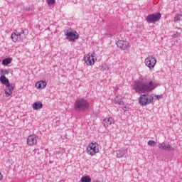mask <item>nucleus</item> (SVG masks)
<instances>
[{"mask_svg": "<svg viewBox=\"0 0 182 182\" xmlns=\"http://www.w3.org/2000/svg\"><path fill=\"white\" fill-rule=\"evenodd\" d=\"M2 65L4 66H8V65H10V63H12V58L9 57L7 58H4L2 62Z\"/></svg>", "mask_w": 182, "mask_h": 182, "instance_id": "nucleus-19", "label": "nucleus"}, {"mask_svg": "<svg viewBox=\"0 0 182 182\" xmlns=\"http://www.w3.org/2000/svg\"><path fill=\"white\" fill-rule=\"evenodd\" d=\"M144 63L147 68L151 70L154 69V66H156V63H157V60L156 58L153 57V55H149L144 61Z\"/></svg>", "mask_w": 182, "mask_h": 182, "instance_id": "nucleus-7", "label": "nucleus"}, {"mask_svg": "<svg viewBox=\"0 0 182 182\" xmlns=\"http://www.w3.org/2000/svg\"><path fill=\"white\" fill-rule=\"evenodd\" d=\"M157 144V142L153 141V140H149L148 141V146H151V147H154Z\"/></svg>", "mask_w": 182, "mask_h": 182, "instance_id": "nucleus-24", "label": "nucleus"}, {"mask_svg": "<svg viewBox=\"0 0 182 182\" xmlns=\"http://www.w3.org/2000/svg\"><path fill=\"white\" fill-rule=\"evenodd\" d=\"M122 100L123 97L120 95H118L113 100L112 103H114V105H119V106H124V102Z\"/></svg>", "mask_w": 182, "mask_h": 182, "instance_id": "nucleus-13", "label": "nucleus"}, {"mask_svg": "<svg viewBox=\"0 0 182 182\" xmlns=\"http://www.w3.org/2000/svg\"><path fill=\"white\" fill-rule=\"evenodd\" d=\"M48 5H55L56 4L55 0H47Z\"/></svg>", "mask_w": 182, "mask_h": 182, "instance_id": "nucleus-25", "label": "nucleus"}, {"mask_svg": "<svg viewBox=\"0 0 182 182\" xmlns=\"http://www.w3.org/2000/svg\"><path fill=\"white\" fill-rule=\"evenodd\" d=\"M133 90H135L136 93H150L156 88V84L153 81L149 82H143L140 80H136L132 84Z\"/></svg>", "mask_w": 182, "mask_h": 182, "instance_id": "nucleus-1", "label": "nucleus"}, {"mask_svg": "<svg viewBox=\"0 0 182 182\" xmlns=\"http://www.w3.org/2000/svg\"><path fill=\"white\" fill-rule=\"evenodd\" d=\"M181 18H182V14H178L175 16L174 17V22H180V21H181Z\"/></svg>", "mask_w": 182, "mask_h": 182, "instance_id": "nucleus-22", "label": "nucleus"}, {"mask_svg": "<svg viewBox=\"0 0 182 182\" xmlns=\"http://www.w3.org/2000/svg\"><path fill=\"white\" fill-rule=\"evenodd\" d=\"M28 35V32L25 31L23 29L16 30V32L12 33L11 39L13 42H17V41H22V39H25V36Z\"/></svg>", "mask_w": 182, "mask_h": 182, "instance_id": "nucleus-3", "label": "nucleus"}, {"mask_svg": "<svg viewBox=\"0 0 182 182\" xmlns=\"http://www.w3.org/2000/svg\"><path fill=\"white\" fill-rule=\"evenodd\" d=\"M159 147L161 149V150H174V148L171 147V145L170 144H166V143L163 142L161 144H160L159 145Z\"/></svg>", "mask_w": 182, "mask_h": 182, "instance_id": "nucleus-15", "label": "nucleus"}, {"mask_svg": "<svg viewBox=\"0 0 182 182\" xmlns=\"http://www.w3.org/2000/svg\"><path fill=\"white\" fill-rule=\"evenodd\" d=\"M4 180V176L2 175V173L0 172V181Z\"/></svg>", "mask_w": 182, "mask_h": 182, "instance_id": "nucleus-28", "label": "nucleus"}, {"mask_svg": "<svg viewBox=\"0 0 182 182\" xmlns=\"http://www.w3.org/2000/svg\"><path fill=\"white\" fill-rule=\"evenodd\" d=\"M181 35V33H178V32H176L175 34H174V36H176V37H178Z\"/></svg>", "mask_w": 182, "mask_h": 182, "instance_id": "nucleus-27", "label": "nucleus"}, {"mask_svg": "<svg viewBox=\"0 0 182 182\" xmlns=\"http://www.w3.org/2000/svg\"><path fill=\"white\" fill-rule=\"evenodd\" d=\"M15 87V84H9L6 85V89H5V95L6 97H9L14 92V89Z\"/></svg>", "mask_w": 182, "mask_h": 182, "instance_id": "nucleus-12", "label": "nucleus"}, {"mask_svg": "<svg viewBox=\"0 0 182 182\" xmlns=\"http://www.w3.org/2000/svg\"><path fill=\"white\" fill-rule=\"evenodd\" d=\"M38 140H39V136L36 134L29 135L27 138V144L28 146H35L37 144Z\"/></svg>", "mask_w": 182, "mask_h": 182, "instance_id": "nucleus-8", "label": "nucleus"}, {"mask_svg": "<svg viewBox=\"0 0 182 182\" xmlns=\"http://www.w3.org/2000/svg\"><path fill=\"white\" fill-rule=\"evenodd\" d=\"M32 107L33 110H40V109H42V107H43V104H42V102H36L32 105Z\"/></svg>", "mask_w": 182, "mask_h": 182, "instance_id": "nucleus-17", "label": "nucleus"}, {"mask_svg": "<svg viewBox=\"0 0 182 182\" xmlns=\"http://www.w3.org/2000/svg\"><path fill=\"white\" fill-rule=\"evenodd\" d=\"M92 182H100V181H99V180H97V181H93Z\"/></svg>", "mask_w": 182, "mask_h": 182, "instance_id": "nucleus-30", "label": "nucleus"}, {"mask_svg": "<svg viewBox=\"0 0 182 182\" xmlns=\"http://www.w3.org/2000/svg\"><path fill=\"white\" fill-rule=\"evenodd\" d=\"M87 153L90 154V156H95L96 153H99V144L96 142L89 144L87 147Z\"/></svg>", "mask_w": 182, "mask_h": 182, "instance_id": "nucleus-5", "label": "nucleus"}, {"mask_svg": "<svg viewBox=\"0 0 182 182\" xmlns=\"http://www.w3.org/2000/svg\"><path fill=\"white\" fill-rule=\"evenodd\" d=\"M81 182H92V178H90V176H82L81 178Z\"/></svg>", "mask_w": 182, "mask_h": 182, "instance_id": "nucleus-21", "label": "nucleus"}, {"mask_svg": "<svg viewBox=\"0 0 182 182\" xmlns=\"http://www.w3.org/2000/svg\"><path fill=\"white\" fill-rule=\"evenodd\" d=\"M116 45L118 48H119V49H122V50H127V46H129V43L123 40H119L118 41H117Z\"/></svg>", "mask_w": 182, "mask_h": 182, "instance_id": "nucleus-11", "label": "nucleus"}, {"mask_svg": "<svg viewBox=\"0 0 182 182\" xmlns=\"http://www.w3.org/2000/svg\"><path fill=\"white\" fill-rule=\"evenodd\" d=\"M84 60L88 66H92V65H95V58L93 57V54H87L84 57Z\"/></svg>", "mask_w": 182, "mask_h": 182, "instance_id": "nucleus-10", "label": "nucleus"}, {"mask_svg": "<svg viewBox=\"0 0 182 182\" xmlns=\"http://www.w3.org/2000/svg\"><path fill=\"white\" fill-rule=\"evenodd\" d=\"M126 153V149H119L116 151L117 157L118 159H120L124 156V154Z\"/></svg>", "mask_w": 182, "mask_h": 182, "instance_id": "nucleus-20", "label": "nucleus"}, {"mask_svg": "<svg viewBox=\"0 0 182 182\" xmlns=\"http://www.w3.org/2000/svg\"><path fill=\"white\" fill-rule=\"evenodd\" d=\"M66 39L70 42H73V41H76V39H79V34L76 33V31H69L66 33Z\"/></svg>", "mask_w": 182, "mask_h": 182, "instance_id": "nucleus-9", "label": "nucleus"}, {"mask_svg": "<svg viewBox=\"0 0 182 182\" xmlns=\"http://www.w3.org/2000/svg\"><path fill=\"white\" fill-rule=\"evenodd\" d=\"M139 103L141 106H147L153 103V96L149 94H141L139 98Z\"/></svg>", "mask_w": 182, "mask_h": 182, "instance_id": "nucleus-4", "label": "nucleus"}, {"mask_svg": "<svg viewBox=\"0 0 182 182\" xmlns=\"http://www.w3.org/2000/svg\"><path fill=\"white\" fill-rule=\"evenodd\" d=\"M90 108V103L85 98H77L74 102V109L78 113L87 112Z\"/></svg>", "mask_w": 182, "mask_h": 182, "instance_id": "nucleus-2", "label": "nucleus"}, {"mask_svg": "<svg viewBox=\"0 0 182 182\" xmlns=\"http://www.w3.org/2000/svg\"><path fill=\"white\" fill-rule=\"evenodd\" d=\"M102 123L105 127H109L110 124H113V123H114V119H113V117L105 118L103 119Z\"/></svg>", "mask_w": 182, "mask_h": 182, "instance_id": "nucleus-14", "label": "nucleus"}, {"mask_svg": "<svg viewBox=\"0 0 182 182\" xmlns=\"http://www.w3.org/2000/svg\"><path fill=\"white\" fill-rule=\"evenodd\" d=\"M0 82L4 86H6L10 84L9 80L5 75L0 76Z\"/></svg>", "mask_w": 182, "mask_h": 182, "instance_id": "nucleus-18", "label": "nucleus"}, {"mask_svg": "<svg viewBox=\"0 0 182 182\" xmlns=\"http://www.w3.org/2000/svg\"><path fill=\"white\" fill-rule=\"evenodd\" d=\"M161 19V13L159 12L156 14H149L146 16V20L148 23H156Z\"/></svg>", "mask_w": 182, "mask_h": 182, "instance_id": "nucleus-6", "label": "nucleus"}, {"mask_svg": "<svg viewBox=\"0 0 182 182\" xmlns=\"http://www.w3.org/2000/svg\"><path fill=\"white\" fill-rule=\"evenodd\" d=\"M156 99L159 100V99H163V95H156Z\"/></svg>", "mask_w": 182, "mask_h": 182, "instance_id": "nucleus-26", "label": "nucleus"}, {"mask_svg": "<svg viewBox=\"0 0 182 182\" xmlns=\"http://www.w3.org/2000/svg\"><path fill=\"white\" fill-rule=\"evenodd\" d=\"M0 75H1V76H5V75H9V70L6 69H1Z\"/></svg>", "mask_w": 182, "mask_h": 182, "instance_id": "nucleus-23", "label": "nucleus"}, {"mask_svg": "<svg viewBox=\"0 0 182 182\" xmlns=\"http://www.w3.org/2000/svg\"><path fill=\"white\" fill-rule=\"evenodd\" d=\"M123 110H124V112H126V107H123Z\"/></svg>", "mask_w": 182, "mask_h": 182, "instance_id": "nucleus-29", "label": "nucleus"}, {"mask_svg": "<svg viewBox=\"0 0 182 182\" xmlns=\"http://www.w3.org/2000/svg\"><path fill=\"white\" fill-rule=\"evenodd\" d=\"M46 81H39L36 83V87L37 89H45L46 87Z\"/></svg>", "mask_w": 182, "mask_h": 182, "instance_id": "nucleus-16", "label": "nucleus"}]
</instances>
